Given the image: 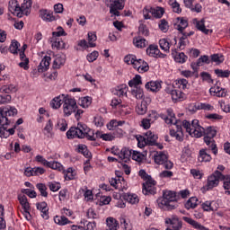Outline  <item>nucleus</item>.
I'll return each instance as SVG.
<instances>
[{"mask_svg":"<svg viewBox=\"0 0 230 230\" xmlns=\"http://www.w3.org/2000/svg\"><path fill=\"white\" fill-rule=\"evenodd\" d=\"M18 200L23 210L30 211V202H28V198L25 195H18Z\"/></svg>","mask_w":230,"mask_h":230,"instance_id":"34","label":"nucleus"},{"mask_svg":"<svg viewBox=\"0 0 230 230\" xmlns=\"http://www.w3.org/2000/svg\"><path fill=\"white\" fill-rule=\"evenodd\" d=\"M133 43L136 48H146L148 46V41L141 37L134 38Z\"/></svg>","mask_w":230,"mask_h":230,"instance_id":"36","label":"nucleus"},{"mask_svg":"<svg viewBox=\"0 0 230 230\" xmlns=\"http://www.w3.org/2000/svg\"><path fill=\"white\" fill-rule=\"evenodd\" d=\"M166 91L169 93V94H171L172 99L174 102H181V100H184L186 96L182 92H181V90H172V88H167Z\"/></svg>","mask_w":230,"mask_h":230,"instance_id":"14","label":"nucleus"},{"mask_svg":"<svg viewBox=\"0 0 230 230\" xmlns=\"http://www.w3.org/2000/svg\"><path fill=\"white\" fill-rule=\"evenodd\" d=\"M224 175L220 171H216L212 175L208 178V190H213V188H217L220 182V179H223Z\"/></svg>","mask_w":230,"mask_h":230,"instance_id":"9","label":"nucleus"},{"mask_svg":"<svg viewBox=\"0 0 230 230\" xmlns=\"http://www.w3.org/2000/svg\"><path fill=\"white\" fill-rule=\"evenodd\" d=\"M145 145H149L150 146H155L157 141V135L154 134L152 131H147L146 137L142 138Z\"/></svg>","mask_w":230,"mask_h":230,"instance_id":"12","label":"nucleus"},{"mask_svg":"<svg viewBox=\"0 0 230 230\" xmlns=\"http://www.w3.org/2000/svg\"><path fill=\"white\" fill-rule=\"evenodd\" d=\"M66 95L62 94L58 97H55L51 102H50V107L52 109H60L61 105L64 104V101L66 100Z\"/></svg>","mask_w":230,"mask_h":230,"instance_id":"23","label":"nucleus"},{"mask_svg":"<svg viewBox=\"0 0 230 230\" xmlns=\"http://www.w3.org/2000/svg\"><path fill=\"white\" fill-rule=\"evenodd\" d=\"M154 10V8L150 7V6H146L144 9H143V15H144V18L146 20H148V19H151V16H150V13H152V11Z\"/></svg>","mask_w":230,"mask_h":230,"instance_id":"61","label":"nucleus"},{"mask_svg":"<svg viewBox=\"0 0 230 230\" xmlns=\"http://www.w3.org/2000/svg\"><path fill=\"white\" fill-rule=\"evenodd\" d=\"M77 151L79 154H83L84 157L87 159H91V152H89V149H87V146L85 145H79L77 147Z\"/></svg>","mask_w":230,"mask_h":230,"instance_id":"44","label":"nucleus"},{"mask_svg":"<svg viewBox=\"0 0 230 230\" xmlns=\"http://www.w3.org/2000/svg\"><path fill=\"white\" fill-rule=\"evenodd\" d=\"M0 93H4V94H11V93H17V86L14 84L3 85L0 88Z\"/></svg>","mask_w":230,"mask_h":230,"instance_id":"35","label":"nucleus"},{"mask_svg":"<svg viewBox=\"0 0 230 230\" xmlns=\"http://www.w3.org/2000/svg\"><path fill=\"white\" fill-rule=\"evenodd\" d=\"M31 12V0H23L22 6L14 5V13L16 17H22V15H30Z\"/></svg>","mask_w":230,"mask_h":230,"instance_id":"7","label":"nucleus"},{"mask_svg":"<svg viewBox=\"0 0 230 230\" xmlns=\"http://www.w3.org/2000/svg\"><path fill=\"white\" fill-rule=\"evenodd\" d=\"M128 186L127 185V181H125V178L122 176H119V187L117 190H120L121 191H125Z\"/></svg>","mask_w":230,"mask_h":230,"instance_id":"54","label":"nucleus"},{"mask_svg":"<svg viewBox=\"0 0 230 230\" xmlns=\"http://www.w3.org/2000/svg\"><path fill=\"white\" fill-rule=\"evenodd\" d=\"M211 60L212 62H216V64H222V62H224V56L221 54H213Z\"/></svg>","mask_w":230,"mask_h":230,"instance_id":"58","label":"nucleus"},{"mask_svg":"<svg viewBox=\"0 0 230 230\" xmlns=\"http://www.w3.org/2000/svg\"><path fill=\"white\" fill-rule=\"evenodd\" d=\"M146 53L149 57H155L157 58L159 57V53L160 50L156 46L154 45H150L147 49H146Z\"/></svg>","mask_w":230,"mask_h":230,"instance_id":"40","label":"nucleus"},{"mask_svg":"<svg viewBox=\"0 0 230 230\" xmlns=\"http://www.w3.org/2000/svg\"><path fill=\"white\" fill-rule=\"evenodd\" d=\"M36 187L38 188L39 191L40 192L41 197H48V191H46L48 190V187H46L45 184L38 183L36 185Z\"/></svg>","mask_w":230,"mask_h":230,"instance_id":"56","label":"nucleus"},{"mask_svg":"<svg viewBox=\"0 0 230 230\" xmlns=\"http://www.w3.org/2000/svg\"><path fill=\"white\" fill-rule=\"evenodd\" d=\"M52 48L56 49H64L66 48V43L63 40H58L52 43Z\"/></svg>","mask_w":230,"mask_h":230,"instance_id":"60","label":"nucleus"},{"mask_svg":"<svg viewBox=\"0 0 230 230\" xmlns=\"http://www.w3.org/2000/svg\"><path fill=\"white\" fill-rule=\"evenodd\" d=\"M125 125L124 120H116V119H111L108 124H107V128L108 130H111L112 132L116 129L117 127H122Z\"/></svg>","mask_w":230,"mask_h":230,"instance_id":"32","label":"nucleus"},{"mask_svg":"<svg viewBox=\"0 0 230 230\" xmlns=\"http://www.w3.org/2000/svg\"><path fill=\"white\" fill-rule=\"evenodd\" d=\"M205 22H206V20H204V19H201V20L194 19L193 20V24L195 25L197 30H199V31H202V33H205V35H208L209 33V29H206Z\"/></svg>","mask_w":230,"mask_h":230,"instance_id":"19","label":"nucleus"},{"mask_svg":"<svg viewBox=\"0 0 230 230\" xmlns=\"http://www.w3.org/2000/svg\"><path fill=\"white\" fill-rule=\"evenodd\" d=\"M127 91H128L127 85L122 84L114 88L111 93L112 94H114V96H118L119 99H121L127 96Z\"/></svg>","mask_w":230,"mask_h":230,"instance_id":"17","label":"nucleus"},{"mask_svg":"<svg viewBox=\"0 0 230 230\" xmlns=\"http://www.w3.org/2000/svg\"><path fill=\"white\" fill-rule=\"evenodd\" d=\"M20 60L21 62L18 66L22 69H25V71H28V69H30V66H28L30 64V59L26 58V54H24V52H20Z\"/></svg>","mask_w":230,"mask_h":230,"instance_id":"28","label":"nucleus"},{"mask_svg":"<svg viewBox=\"0 0 230 230\" xmlns=\"http://www.w3.org/2000/svg\"><path fill=\"white\" fill-rule=\"evenodd\" d=\"M125 8V3L123 0H111L110 10L114 12V10H123Z\"/></svg>","mask_w":230,"mask_h":230,"instance_id":"26","label":"nucleus"},{"mask_svg":"<svg viewBox=\"0 0 230 230\" xmlns=\"http://www.w3.org/2000/svg\"><path fill=\"white\" fill-rule=\"evenodd\" d=\"M184 222H187V224H190V226H192V227L194 229H198V230H208V228H206L204 226H202L200 223L193 220L190 217H182Z\"/></svg>","mask_w":230,"mask_h":230,"instance_id":"25","label":"nucleus"},{"mask_svg":"<svg viewBox=\"0 0 230 230\" xmlns=\"http://www.w3.org/2000/svg\"><path fill=\"white\" fill-rule=\"evenodd\" d=\"M66 137L68 139H75V137L84 139V137H87L89 141L96 140L94 132L88 128L87 126L83 124H78L77 127L70 128V129L66 132Z\"/></svg>","mask_w":230,"mask_h":230,"instance_id":"3","label":"nucleus"},{"mask_svg":"<svg viewBox=\"0 0 230 230\" xmlns=\"http://www.w3.org/2000/svg\"><path fill=\"white\" fill-rule=\"evenodd\" d=\"M215 74L219 78H229V76H230V71L229 70L216 69Z\"/></svg>","mask_w":230,"mask_h":230,"instance_id":"50","label":"nucleus"},{"mask_svg":"<svg viewBox=\"0 0 230 230\" xmlns=\"http://www.w3.org/2000/svg\"><path fill=\"white\" fill-rule=\"evenodd\" d=\"M96 40V35L93 32H88V44L90 48H96V43H93Z\"/></svg>","mask_w":230,"mask_h":230,"instance_id":"57","label":"nucleus"},{"mask_svg":"<svg viewBox=\"0 0 230 230\" xmlns=\"http://www.w3.org/2000/svg\"><path fill=\"white\" fill-rule=\"evenodd\" d=\"M131 94L132 96L137 98V100H143V98H145V93H143V89L139 87H134L131 90Z\"/></svg>","mask_w":230,"mask_h":230,"instance_id":"39","label":"nucleus"},{"mask_svg":"<svg viewBox=\"0 0 230 230\" xmlns=\"http://www.w3.org/2000/svg\"><path fill=\"white\" fill-rule=\"evenodd\" d=\"M48 168H52V170H61L62 164L58 162H49V164H47Z\"/></svg>","mask_w":230,"mask_h":230,"instance_id":"62","label":"nucleus"},{"mask_svg":"<svg viewBox=\"0 0 230 230\" xmlns=\"http://www.w3.org/2000/svg\"><path fill=\"white\" fill-rule=\"evenodd\" d=\"M131 157L134 161H137V163H141V161L145 159V155H143L141 152L133 150Z\"/></svg>","mask_w":230,"mask_h":230,"instance_id":"51","label":"nucleus"},{"mask_svg":"<svg viewBox=\"0 0 230 230\" xmlns=\"http://www.w3.org/2000/svg\"><path fill=\"white\" fill-rule=\"evenodd\" d=\"M165 224L170 225L165 230H181L182 221L179 219V217L172 215L170 217L165 218Z\"/></svg>","mask_w":230,"mask_h":230,"instance_id":"8","label":"nucleus"},{"mask_svg":"<svg viewBox=\"0 0 230 230\" xmlns=\"http://www.w3.org/2000/svg\"><path fill=\"white\" fill-rule=\"evenodd\" d=\"M3 111V114L4 116H15L17 114V109H15L14 107H9V108H2Z\"/></svg>","mask_w":230,"mask_h":230,"instance_id":"52","label":"nucleus"},{"mask_svg":"<svg viewBox=\"0 0 230 230\" xmlns=\"http://www.w3.org/2000/svg\"><path fill=\"white\" fill-rule=\"evenodd\" d=\"M95 135L97 137L103 139V141H113L115 139L112 133L102 134V132L96 131Z\"/></svg>","mask_w":230,"mask_h":230,"instance_id":"41","label":"nucleus"},{"mask_svg":"<svg viewBox=\"0 0 230 230\" xmlns=\"http://www.w3.org/2000/svg\"><path fill=\"white\" fill-rule=\"evenodd\" d=\"M76 109H78L76 101L69 97V95H66L63 102V114L65 116H71L73 112H76Z\"/></svg>","mask_w":230,"mask_h":230,"instance_id":"6","label":"nucleus"},{"mask_svg":"<svg viewBox=\"0 0 230 230\" xmlns=\"http://www.w3.org/2000/svg\"><path fill=\"white\" fill-rule=\"evenodd\" d=\"M134 69H137L138 73H146V71L150 69V66H148V63H146L145 60L137 59Z\"/></svg>","mask_w":230,"mask_h":230,"instance_id":"22","label":"nucleus"},{"mask_svg":"<svg viewBox=\"0 0 230 230\" xmlns=\"http://www.w3.org/2000/svg\"><path fill=\"white\" fill-rule=\"evenodd\" d=\"M197 202H199V199H197V197L190 198V199H188V201L185 204L186 209H191V208H197Z\"/></svg>","mask_w":230,"mask_h":230,"instance_id":"47","label":"nucleus"},{"mask_svg":"<svg viewBox=\"0 0 230 230\" xmlns=\"http://www.w3.org/2000/svg\"><path fill=\"white\" fill-rule=\"evenodd\" d=\"M141 75H137L135 77L128 82L129 87H137V85H141Z\"/></svg>","mask_w":230,"mask_h":230,"instance_id":"48","label":"nucleus"},{"mask_svg":"<svg viewBox=\"0 0 230 230\" xmlns=\"http://www.w3.org/2000/svg\"><path fill=\"white\" fill-rule=\"evenodd\" d=\"M162 118L167 125H173V128L170 130V136L175 137L177 141H183L184 133H182V121L177 120L173 111L167 110V115Z\"/></svg>","mask_w":230,"mask_h":230,"instance_id":"2","label":"nucleus"},{"mask_svg":"<svg viewBox=\"0 0 230 230\" xmlns=\"http://www.w3.org/2000/svg\"><path fill=\"white\" fill-rule=\"evenodd\" d=\"M173 85L178 87V89H181L182 91H185V89H189L190 87V84L186 79L176 80Z\"/></svg>","mask_w":230,"mask_h":230,"instance_id":"38","label":"nucleus"},{"mask_svg":"<svg viewBox=\"0 0 230 230\" xmlns=\"http://www.w3.org/2000/svg\"><path fill=\"white\" fill-rule=\"evenodd\" d=\"M159 45L164 51H170V42H168L166 39L160 40Z\"/></svg>","mask_w":230,"mask_h":230,"instance_id":"55","label":"nucleus"},{"mask_svg":"<svg viewBox=\"0 0 230 230\" xmlns=\"http://www.w3.org/2000/svg\"><path fill=\"white\" fill-rule=\"evenodd\" d=\"M37 209L40 211L42 218L48 220L49 218V208H48V203L40 202L37 204Z\"/></svg>","mask_w":230,"mask_h":230,"instance_id":"16","label":"nucleus"},{"mask_svg":"<svg viewBox=\"0 0 230 230\" xmlns=\"http://www.w3.org/2000/svg\"><path fill=\"white\" fill-rule=\"evenodd\" d=\"M152 15H154V17H156V19H161V17L164 15V9L162 7L153 8Z\"/></svg>","mask_w":230,"mask_h":230,"instance_id":"49","label":"nucleus"},{"mask_svg":"<svg viewBox=\"0 0 230 230\" xmlns=\"http://www.w3.org/2000/svg\"><path fill=\"white\" fill-rule=\"evenodd\" d=\"M122 197L129 204H137L139 202V198L136 194L125 193Z\"/></svg>","mask_w":230,"mask_h":230,"instance_id":"31","label":"nucleus"},{"mask_svg":"<svg viewBox=\"0 0 230 230\" xmlns=\"http://www.w3.org/2000/svg\"><path fill=\"white\" fill-rule=\"evenodd\" d=\"M169 4L171 8H172V12H174V13H181L182 12L181 4L177 0H169Z\"/></svg>","mask_w":230,"mask_h":230,"instance_id":"42","label":"nucleus"},{"mask_svg":"<svg viewBox=\"0 0 230 230\" xmlns=\"http://www.w3.org/2000/svg\"><path fill=\"white\" fill-rule=\"evenodd\" d=\"M188 26V19L184 17H178L174 24V30H178L180 33H182L186 27Z\"/></svg>","mask_w":230,"mask_h":230,"instance_id":"13","label":"nucleus"},{"mask_svg":"<svg viewBox=\"0 0 230 230\" xmlns=\"http://www.w3.org/2000/svg\"><path fill=\"white\" fill-rule=\"evenodd\" d=\"M172 57L178 64H184V62L188 60V57L186 56V54H184V52L179 53L177 52V49L172 50Z\"/></svg>","mask_w":230,"mask_h":230,"instance_id":"18","label":"nucleus"},{"mask_svg":"<svg viewBox=\"0 0 230 230\" xmlns=\"http://www.w3.org/2000/svg\"><path fill=\"white\" fill-rule=\"evenodd\" d=\"M209 93L212 96H217V98H226L227 94V91L224 88L220 87H211L209 89Z\"/></svg>","mask_w":230,"mask_h":230,"instance_id":"20","label":"nucleus"},{"mask_svg":"<svg viewBox=\"0 0 230 230\" xmlns=\"http://www.w3.org/2000/svg\"><path fill=\"white\" fill-rule=\"evenodd\" d=\"M183 128L186 132L191 136V137H204V143L207 146L212 150L214 155L218 154V149L217 148V144H215V137L217 136V128L213 127H208L207 128H202L199 124V119H193L191 123L188 120H183L181 122Z\"/></svg>","mask_w":230,"mask_h":230,"instance_id":"1","label":"nucleus"},{"mask_svg":"<svg viewBox=\"0 0 230 230\" xmlns=\"http://www.w3.org/2000/svg\"><path fill=\"white\" fill-rule=\"evenodd\" d=\"M66 64V55L64 54H58L53 62V68L54 69H60L62 66Z\"/></svg>","mask_w":230,"mask_h":230,"instance_id":"21","label":"nucleus"},{"mask_svg":"<svg viewBox=\"0 0 230 230\" xmlns=\"http://www.w3.org/2000/svg\"><path fill=\"white\" fill-rule=\"evenodd\" d=\"M40 17H41L43 21H47L48 22L55 21V16H53V14H51V13H49L48 10H40Z\"/></svg>","mask_w":230,"mask_h":230,"instance_id":"33","label":"nucleus"},{"mask_svg":"<svg viewBox=\"0 0 230 230\" xmlns=\"http://www.w3.org/2000/svg\"><path fill=\"white\" fill-rule=\"evenodd\" d=\"M19 46H21V44H19L17 40H13L9 47L10 53H13V55H17V52L19 51Z\"/></svg>","mask_w":230,"mask_h":230,"instance_id":"53","label":"nucleus"},{"mask_svg":"<svg viewBox=\"0 0 230 230\" xmlns=\"http://www.w3.org/2000/svg\"><path fill=\"white\" fill-rule=\"evenodd\" d=\"M161 82L159 81H150L146 84V89H147V91H151L152 93L161 91Z\"/></svg>","mask_w":230,"mask_h":230,"instance_id":"24","label":"nucleus"},{"mask_svg":"<svg viewBox=\"0 0 230 230\" xmlns=\"http://www.w3.org/2000/svg\"><path fill=\"white\" fill-rule=\"evenodd\" d=\"M148 103H150V98L143 99L141 103H138L136 107L137 114L140 116L146 114V111H148Z\"/></svg>","mask_w":230,"mask_h":230,"instance_id":"11","label":"nucleus"},{"mask_svg":"<svg viewBox=\"0 0 230 230\" xmlns=\"http://www.w3.org/2000/svg\"><path fill=\"white\" fill-rule=\"evenodd\" d=\"M55 224H58V226H66V224H69V219L64 216H56L54 217Z\"/></svg>","mask_w":230,"mask_h":230,"instance_id":"46","label":"nucleus"},{"mask_svg":"<svg viewBox=\"0 0 230 230\" xmlns=\"http://www.w3.org/2000/svg\"><path fill=\"white\" fill-rule=\"evenodd\" d=\"M98 57H100V53H98V51H93L92 53H90L86 58L88 60V62H94V60H96L98 58Z\"/></svg>","mask_w":230,"mask_h":230,"instance_id":"64","label":"nucleus"},{"mask_svg":"<svg viewBox=\"0 0 230 230\" xmlns=\"http://www.w3.org/2000/svg\"><path fill=\"white\" fill-rule=\"evenodd\" d=\"M50 62L51 58L49 56H45L38 66V73H45V71H48L49 69Z\"/></svg>","mask_w":230,"mask_h":230,"instance_id":"15","label":"nucleus"},{"mask_svg":"<svg viewBox=\"0 0 230 230\" xmlns=\"http://www.w3.org/2000/svg\"><path fill=\"white\" fill-rule=\"evenodd\" d=\"M132 152L133 150H130L127 147H124L121 149L120 154L119 155V159L124 161V163H127L132 157Z\"/></svg>","mask_w":230,"mask_h":230,"instance_id":"27","label":"nucleus"},{"mask_svg":"<svg viewBox=\"0 0 230 230\" xmlns=\"http://www.w3.org/2000/svg\"><path fill=\"white\" fill-rule=\"evenodd\" d=\"M137 61V58L134 55H128L124 58V62L128 66H133L134 68L136 67Z\"/></svg>","mask_w":230,"mask_h":230,"instance_id":"45","label":"nucleus"},{"mask_svg":"<svg viewBox=\"0 0 230 230\" xmlns=\"http://www.w3.org/2000/svg\"><path fill=\"white\" fill-rule=\"evenodd\" d=\"M91 103H93V99L89 96L82 97L78 101V105H80V107H83V109H87L91 105Z\"/></svg>","mask_w":230,"mask_h":230,"instance_id":"37","label":"nucleus"},{"mask_svg":"<svg viewBox=\"0 0 230 230\" xmlns=\"http://www.w3.org/2000/svg\"><path fill=\"white\" fill-rule=\"evenodd\" d=\"M159 28L161 31H164V33H166L168 31V22L166 20L163 19L160 21Z\"/></svg>","mask_w":230,"mask_h":230,"instance_id":"63","label":"nucleus"},{"mask_svg":"<svg viewBox=\"0 0 230 230\" xmlns=\"http://www.w3.org/2000/svg\"><path fill=\"white\" fill-rule=\"evenodd\" d=\"M204 211H217V208H213V202L206 201L202 204Z\"/></svg>","mask_w":230,"mask_h":230,"instance_id":"59","label":"nucleus"},{"mask_svg":"<svg viewBox=\"0 0 230 230\" xmlns=\"http://www.w3.org/2000/svg\"><path fill=\"white\" fill-rule=\"evenodd\" d=\"M177 200H179V196L175 191L165 190L163 199H157V204L161 209H175L179 206Z\"/></svg>","mask_w":230,"mask_h":230,"instance_id":"4","label":"nucleus"},{"mask_svg":"<svg viewBox=\"0 0 230 230\" xmlns=\"http://www.w3.org/2000/svg\"><path fill=\"white\" fill-rule=\"evenodd\" d=\"M107 228L106 230H118L119 227V223L114 217H108L106 219Z\"/></svg>","mask_w":230,"mask_h":230,"instance_id":"30","label":"nucleus"},{"mask_svg":"<svg viewBox=\"0 0 230 230\" xmlns=\"http://www.w3.org/2000/svg\"><path fill=\"white\" fill-rule=\"evenodd\" d=\"M154 159L156 164H162L165 170H172L173 168V163L168 160V155L163 151L155 152Z\"/></svg>","mask_w":230,"mask_h":230,"instance_id":"5","label":"nucleus"},{"mask_svg":"<svg viewBox=\"0 0 230 230\" xmlns=\"http://www.w3.org/2000/svg\"><path fill=\"white\" fill-rule=\"evenodd\" d=\"M155 181L151 178H147L146 182L143 183L144 195H155Z\"/></svg>","mask_w":230,"mask_h":230,"instance_id":"10","label":"nucleus"},{"mask_svg":"<svg viewBox=\"0 0 230 230\" xmlns=\"http://www.w3.org/2000/svg\"><path fill=\"white\" fill-rule=\"evenodd\" d=\"M199 163H209L211 161V155L208 153V149L199 150Z\"/></svg>","mask_w":230,"mask_h":230,"instance_id":"29","label":"nucleus"},{"mask_svg":"<svg viewBox=\"0 0 230 230\" xmlns=\"http://www.w3.org/2000/svg\"><path fill=\"white\" fill-rule=\"evenodd\" d=\"M4 111V110L3 108H0V125L2 128L8 127V125H10V120L8 119V117L3 114Z\"/></svg>","mask_w":230,"mask_h":230,"instance_id":"43","label":"nucleus"}]
</instances>
